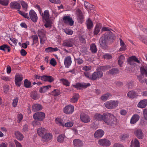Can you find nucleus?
Listing matches in <instances>:
<instances>
[{
	"label": "nucleus",
	"mask_w": 147,
	"mask_h": 147,
	"mask_svg": "<svg viewBox=\"0 0 147 147\" xmlns=\"http://www.w3.org/2000/svg\"><path fill=\"white\" fill-rule=\"evenodd\" d=\"M115 38V36L111 31L106 32L99 40L100 47L104 49H107L108 44L112 42Z\"/></svg>",
	"instance_id": "1"
},
{
	"label": "nucleus",
	"mask_w": 147,
	"mask_h": 147,
	"mask_svg": "<svg viewBox=\"0 0 147 147\" xmlns=\"http://www.w3.org/2000/svg\"><path fill=\"white\" fill-rule=\"evenodd\" d=\"M118 101L115 100H110L104 103L105 107L108 109H112L116 108L118 105Z\"/></svg>",
	"instance_id": "2"
},
{
	"label": "nucleus",
	"mask_w": 147,
	"mask_h": 147,
	"mask_svg": "<svg viewBox=\"0 0 147 147\" xmlns=\"http://www.w3.org/2000/svg\"><path fill=\"white\" fill-rule=\"evenodd\" d=\"M33 117L35 120L42 121L45 118V114L42 112H37L34 114Z\"/></svg>",
	"instance_id": "3"
},
{
	"label": "nucleus",
	"mask_w": 147,
	"mask_h": 147,
	"mask_svg": "<svg viewBox=\"0 0 147 147\" xmlns=\"http://www.w3.org/2000/svg\"><path fill=\"white\" fill-rule=\"evenodd\" d=\"M97 71L94 72L93 74L91 77L90 78V80H95L102 78L103 76V73L102 72L98 70V68L96 69Z\"/></svg>",
	"instance_id": "4"
},
{
	"label": "nucleus",
	"mask_w": 147,
	"mask_h": 147,
	"mask_svg": "<svg viewBox=\"0 0 147 147\" xmlns=\"http://www.w3.org/2000/svg\"><path fill=\"white\" fill-rule=\"evenodd\" d=\"M63 21L65 24H69V25L72 26L73 25L74 21L72 20V18H70L69 16H65L63 18Z\"/></svg>",
	"instance_id": "5"
},
{
	"label": "nucleus",
	"mask_w": 147,
	"mask_h": 147,
	"mask_svg": "<svg viewBox=\"0 0 147 147\" xmlns=\"http://www.w3.org/2000/svg\"><path fill=\"white\" fill-rule=\"evenodd\" d=\"M29 16L30 19L32 21L35 22L37 21L38 17L36 13L33 10H31L29 12Z\"/></svg>",
	"instance_id": "6"
},
{
	"label": "nucleus",
	"mask_w": 147,
	"mask_h": 147,
	"mask_svg": "<svg viewBox=\"0 0 147 147\" xmlns=\"http://www.w3.org/2000/svg\"><path fill=\"white\" fill-rule=\"evenodd\" d=\"M63 111L67 114H71L74 111V107L71 105H69L65 107Z\"/></svg>",
	"instance_id": "7"
},
{
	"label": "nucleus",
	"mask_w": 147,
	"mask_h": 147,
	"mask_svg": "<svg viewBox=\"0 0 147 147\" xmlns=\"http://www.w3.org/2000/svg\"><path fill=\"white\" fill-rule=\"evenodd\" d=\"M22 76L19 74H17L15 77V82L16 85L18 87H20L21 85V82L23 80Z\"/></svg>",
	"instance_id": "8"
},
{
	"label": "nucleus",
	"mask_w": 147,
	"mask_h": 147,
	"mask_svg": "<svg viewBox=\"0 0 147 147\" xmlns=\"http://www.w3.org/2000/svg\"><path fill=\"white\" fill-rule=\"evenodd\" d=\"M98 143L100 145L103 146H109L111 144L110 141L105 139H101L99 140Z\"/></svg>",
	"instance_id": "9"
},
{
	"label": "nucleus",
	"mask_w": 147,
	"mask_h": 147,
	"mask_svg": "<svg viewBox=\"0 0 147 147\" xmlns=\"http://www.w3.org/2000/svg\"><path fill=\"white\" fill-rule=\"evenodd\" d=\"M80 118L81 121L85 123H87L89 122L90 120V119L88 115L84 113L80 115Z\"/></svg>",
	"instance_id": "10"
},
{
	"label": "nucleus",
	"mask_w": 147,
	"mask_h": 147,
	"mask_svg": "<svg viewBox=\"0 0 147 147\" xmlns=\"http://www.w3.org/2000/svg\"><path fill=\"white\" fill-rule=\"evenodd\" d=\"M52 135L50 133L46 132L42 137V140L44 142H47L52 138Z\"/></svg>",
	"instance_id": "11"
},
{
	"label": "nucleus",
	"mask_w": 147,
	"mask_h": 147,
	"mask_svg": "<svg viewBox=\"0 0 147 147\" xmlns=\"http://www.w3.org/2000/svg\"><path fill=\"white\" fill-rule=\"evenodd\" d=\"M135 135L139 139H142L144 137V135L142 130L140 129H138L134 132Z\"/></svg>",
	"instance_id": "12"
},
{
	"label": "nucleus",
	"mask_w": 147,
	"mask_h": 147,
	"mask_svg": "<svg viewBox=\"0 0 147 147\" xmlns=\"http://www.w3.org/2000/svg\"><path fill=\"white\" fill-rule=\"evenodd\" d=\"M117 119L112 114L110 117L109 120L107 122V124L108 125H112L116 123Z\"/></svg>",
	"instance_id": "13"
},
{
	"label": "nucleus",
	"mask_w": 147,
	"mask_h": 147,
	"mask_svg": "<svg viewBox=\"0 0 147 147\" xmlns=\"http://www.w3.org/2000/svg\"><path fill=\"white\" fill-rule=\"evenodd\" d=\"M73 145L75 147H82L83 146V142L80 139H75L73 141Z\"/></svg>",
	"instance_id": "14"
},
{
	"label": "nucleus",
	"mask_w": 147,
	"mask_h": 147,
	"mask_svg": "<svg viewBox=\"0 0 147 147\" xmlns=\"http://www.w3.org/2000/svg\"><path fill=\"white\" fill-rule=\"evenodd\" d=\"M72 63L71 59L69 56H67L65 58L64 64L65 67L67 68L69 67Z\"/></svg>",
	"instance_id": "15"
},
{
	"label": "nucleus",
	"mask_w": 147,
	"mask_h": 147,
	"mask_svg": "<svg viewBox=\"0 0 147 147\" xmlns=\"http://www.w3.org/2000/svg\"><path fill=\"white\" fill-rule=\"evenodd\" d=\"M90 86V84L89 83H78L76 85H74L73 86L75 88L80 89L81 87L86 88Z\"/></svg>",
	"instance_id": "16"
},
{
	"label": "nucleus",
	"mask_w": 147,
	"mask_h": 147,
	"mask_svg": "<svg viewBox=\"0 0 147 147\" xmlns=\"http://www.w3.org/2000/svg\"><path fill=\"white\" fill-rule=\"evenodd\" d=\"M104 134V132L102 130L100 129H98L95 131L94 136L95 138H100L103 136Z\"/></svg>",
	"instance_id": "17"
},
{
	"label": "nucleus",
	"mask_w": 147,
	"mask_h": 147,
	"mask_svg": "<svg viewBox=\"0 0 147 147\" xmlns=\"http://www.w3.org/2000/svg\"><path fill=\"white\" fill-rule=\"evenodd\" d=\"M127 96L129 98L134 99L136 98L138 96V93L136 92L131 90L128 92L127 94Z\"/></svg>",
	"instance_id": "18"
},
{
	"label": "nucleus",
	"mask_w": 147,
	"mask_h": 147,
	"mask_svg": "<svg viewBox=\"0 0 147 147\" xmlns=\"http://www.w3.org/2000/svg\"><path fill=\"white\" fill-rule=\"evenodd\" d=\"M10 7L12 9H20L21 6L19 3L17 2H11L10 4Z\"/></svg>",
	"instance_id": "19"
},
{
	"label": "nucleus",
	"mask_w": 147,
	"mask_h": 147,
	"mask_svg": "<svg viewBox=\"0 0 147 147\" xmlns=\"http://www.w3.org/2000/svg\"><path fill=\"white\" fill-rule=\"evenodd\" d=\"M37 132L38 135L42 137L44 134H46V129L43 127L39 128L37 130Z\"/></svg>",
	"instance_id": "20"
},
{
	"label": "nucleus",
	"mask_w": 147,
	"mask_h": 147,
	"mask_svg": "<svg viewBox=\"0 0 147 147\" xmlns=\"http://www.w3.org/2000/svg\"><path fill=\"white\" fill-rule=\"evenodd\" d=\"M40 15L42 16L43 20L46 22L48 21L49 17V13L48 10H45L44 12V14L41 12V14Z\"/></svg>",
	"instance_id": "21"
},
{
	"label": "nucleus",
	"mask_w": 147,
	"mask_h": 147,
	"mask_svg": "<svg viewBox=\"0 0 147 147\" xmlns=\"http://www.w3.org/2000/svg\"><path fill=\"white\" fill-rule=\"evenodd\" d=\"M112 115L111 114L108 113H105L103 114L102 120L107 124V121Z\"/></svg>",
	"instance_id": "22"
},
{
	"label": "nucleus",
	"mask_w": 147,
	"mask_h": 147,
	"mask_svg": "<svg viewBox=\"0 0 147 147\" xmlns=\"http://www.w3.org/2000/svg\"><path fill=\"white\" fill-rule=\"evenodd\" d=\"M140 119V117L137 114H134L133 116L130 120V123L131 124H134L137 122Z\"/></svg>",
	"instance_id": "23"
},
{
	"label": "nucleus",
	"mask_w": 147,
	"mask_h": 147,
	"mask_svg": "<svg viewBox=\"0 0 147 147\" xmlns=\"http://www.w3.org/2000/svg\"><path fill=\"white\" fill-rule=\"evenodd\" d=\"M42 109V106L38 104H35L33 105L32 107V110L34 112L39 111Z\"/></svg>",
	"instance_id": "24"
},
{
	"label": "nucleus",
	"mask_w": 147,
	"mask_h": 147,
	"mask_svg": "<svg viewBox=\"0 0 147 147\" xmlns=\"http://www.w3.org/2000/svg\"><path fill=\"white\" fill-rule=\"evenodd\" d=\"M147 105V99H144L141 101L138 104V106L139 107L144 108Z\"/></svg>",
	"instance_id": "25"
},
{
	"label": "nucleus",
	"mask_w": 147,
	"mask_h": 147,
	"mask_svg": "<svg viewBox=\"0 0 147 147\" xmlns=\"http://www.w3.org/2000/svg\"><path fill=\"white\" fill-rule=\"evenodd\" d=\"M77 14L78 16V20L79 22L82 23V20L84 18V16L81 10L79 9H78L77 10Z\"/></svg>",
	"instance_id": "26"
},
{
	"label": "nucleus",
	"mask_w": 147,
	"mask_h": 147,
	"mask_svg": "<svg viewBox=\"0 0 147 147\" xmlns=\"http://www.w3.org/2000/svg\"><path fill=\"white\" fill-rule=\"evenodd\" d=\"M15 135L16 138L20 140H22L24 138V136L19 131H16L15 132Z\"/></svg>",
	"instance_id": "27"
},
{
	"label": "nucleus",
	"mask_w": 147,
	"mask_h": 147,
	"mask_svg": "<svg viewBox=\"0 0 147 147\" xmlns=\"http://www.w3.org/2000/svg\"><path fill=\"white\" fill-rule=\"evenodd\" d=\"M63 45L65 47H72L73 46L72 42L69 39L65 40L63 42Z\"/></svg>",
	"instance_id": "28"
},
{
	"label": "nucleus",
	"mask_w": 147,
	"mask_h": 147,
	"mask_svg": "<svg viewBox=\"0 0 147 147\" xmlns=\"http://www.w3.org/2000/svg\"><path fill=\"white\" fill-rule=\"evenodd\" d=\"M79 97V95L78 93L74 94L72 98L70 100V102L73 103L77 102Z\"/></svg>",
	"instance_id": "29"
},
{
	"label": "nucleus",
	"mask_w": 147,
	"mask_h": 147,
	"mask_svg": "<svg viewBox=\"0 0 147 147\" xmlns=\"http://www.w3.org/2000/svg\"><path fill=\"white\" fill-rule=\"evenodd\" d=\"M131 146L134 147H140V143L138 140L136 138L134 139L131 142Z\"/></svg>",
	"instance_id": "30"
},
{
	"label": "nucleus",
	"mask_w": 147,
	"mask_h": 147,
	"mask_svg": "<svg viewBox=\"0 0 147 147\" xmlns=\"http://www.w3.org/2000/svg\"><path fill=\"white\" fill-rule=\"evenodd\" d=\"M51 86L50 85H48L47 86H43L41 87L39 90V92L41 93H43L48 90L49 88H51Z\"/></svg>",
	"instance_id": "31"
},
{
	"label": "nucleus",
	"mask_w": 147,
	"mask_h": 147,
	"mask_svg": "<svg viewBox=\"0 0 147 147\" xmlns=\"http://www.w3.org/2000/svg\"><path fill=\"white\" fill-rule=\"evenodd\" d=\"M30 96L34 100H36L40 98L39 95L36 91H33L31 93Z\"/></svg>",
	"instance_id": "32"
},
{
	"label": "nucleus",
	"mask_w": 147,
	"mask_h": 147,
	"mask_svg": "<svg viewBox=\"0 0 147 147\" xmlns=\"http://www.w3.org/2000/svg\"><path fill=\"white\" fill-rule=\"evenodd\" d=\"M109 74L114 75L119 73V70L117 68H113L110 70L108 72Z\"/></svg>",
	"instance_id": "33"
},
{
	"label": "nucleus",
	"mask_w": 147,
	"mask_h": 147,
	"mask_svg": "<svg viewBox=\"0 0 147 147\" xmlns=\"http://www.w3.org/2000/svg\"><path fill=\"white\" fill-rule=\"evenodd\" d=\"M90 49L93 53H95L96 52L97 49L95 43H92L90 45Z\"/></svg>",
	"instance_id": "34"
},
{
	"label": "nucleus",
	"mask_w": 147,
	"mask_h": 147,
	"mask_svg": "<svg viewBox=\"0 0 147 147\" xmlns=\"http://www.w3.org/2000/svg\"><path fill=\"white\" fill-rule=\"evenodd\" d=\"M101 26L100 24H97L95 28L93 33L94 35H97L99 32Z\"/></svg>",
	"instance_id": "35"
},
{
	"label": "nucleus",
	"mask_w": 147,
	"mask_h": 147,
	"mask_svg": "<svg viewBox=\"0 0 147 147\" xmlns=\"http://www.w3.org/2000/svg\"><path fill=\"white\" fill-rule=\"evenodd\" d=\"M111 95L110 93L105 94L100 97V98L103 101H106L109 97L111 96Z\"/></svg>",
	"instance_id": "36"
},
{
	"label": "nucleus",
	"mask_w": 147,
	"mask_h": 147,
	"mask_svg": "<svg viewBox=\"0 0 147 147\" xmlns=\"http://www.w3.org/2000/svg\"><path fill=\"white\" fill-rule=\"evenodd\" d=\"M7 49L8 52H9L10 51V47L7 45H3L0 46V50L5 51V49Z\"/></svg>",
	"instance_id": "37"
},
{
	"label": "nucleus",
	"mask_w": 147,
	"mask_h": 147,
	"mask_svg": "<svg viewBox=\"0 0 147 147\" xmlns=\"http://www.w3.org/2000/svg\"><path fill=\"white\" fill-rule=\"evenodd\" d=\"M111 68V67L109 65H106V66H102L98 67V70L100 71H104L107 70Z\"/></svg>",
	"instance_id": "38"
},
{
	"label": "nucleus",
	"mask_w": 147,
	"mask_h": 147,
	"mask_svg": "<svg viewBox=\"0 0 147 147\" xmlns=\"http://www.w3.org/2000/svg\"><path fill=\"white\" fill-rule=\"evenodd\" d=\"M87 26L89 29H91L93 26V24L91 20L89 19L86 21Z\"/></svg>",
	"instance_id": "39"
},
{
	"label": "nucleus",
	"mask_w": 147,
	"mask_h": 147,
	"mask_svg": "<svg viewBox=\"0 0 147 147\" xmlns=\"http://www.w3.org/2000/svg\"><path fill=\"white\" fill-rule=\"evenodd\" d=\"M24 86L27 88H29L31 87V82L27 79L25 80L24 82Z\"/></svg>",
	"instance_id": "40"
},
{
	"label": "nucleus",
	"mask_w": 147,
	"mask_h": 147,
	"mask_svg": "<svg viewBox=\"0 0 147 147\" xmlns=\"http://www.w3.org/2000/svg\"><path fill=\"white\" fill-rule=\"evenodd\" d=\"M127 61L128 64L130 65L133 66L135 64L134 62V60H133L132 56L129 57V58L127 59Z\"/></svg>",
	"instance_id": "41"
},
{
	"label": "nucleus",
	"mask_w": 147,
	"mask_h": 147,
	"mask_svg": "<svg viewBox=\"0 0 147 147\" xmlns=\"http://www.w3.org/2000/svg\"><path fill=\"white\" fill-rule=\"evenodd\" d=\"M102 115H101L98 113H96L95 114L94 116V119L96 121L98 120L101 121L102 120Z\"/></svg>",
	"instance_id": "42"
},
{
	"label": "nucleus",
	"mask_w": 147,
	"mask_h": 147,
	"mask_svg": "<svg viewBox=\"0 0 147 147\" xmlns=\"http://www.w3.org/2000/svg\"><path fill=\"white\" fill-rule=\"evenodd\" d=\"M147 66L144 67L143 66H141L140 67L141 74L142 76H143L146 72H147Z\"/></svg>",
	"instance_id": "43"
},
{
	"label": "nucleus",
	"mask_w": 147,
	"mask_h": 147,
	"mask_svg": "<svg viewBox=\"0 0 147 147\" xmlns=\"http://www.w3.org/2000/svg\"><path fill=\"white\" fill-rule=\"evenodd\" d=\"M65 137V136L64 135L61 134L59 135L57 138V140L59 142L63 143Z\"/></svg>",
	"instance_id": "44"
},
{
	"label": "nucleus",
	"mask_w": 147,
	"mask_h": 147,
	"mask_svg": "<svg viewBox=\"0 0 147 147\" xmlns=\"http://www.w3.org/2000/svg\"><path fill=\"white\" fill-rule=\"evenodd\" d=\"M33 40V43L32 45L33 46L34 44H36L38 42V37L36 35H32L31 36Z\"/></svg>",
	"instance_id": "45"
},
{
	"label": "nucleus",
	"mask_w": 147,
	"mask_h": 147,
	"mask_svg": "<svg viewBox=\"0 0 147 147\" xmlns=\"http://www.w3.org/2000/svg\"><path fill=\"white\" fill-rule=\"evenodd\" d=\"M21 4L22 6L23 9L25 11H26L28 7L27 4L24 1H22Z\"/></svg>",
	"instance_id": "46"
},
{
	"label": "nucleus",
	"mask_w": 147,
	"mask_h": 147,
	"mask_svg": "<svg viewBox=\"0 0 147 147\" xmlns=\"http://www.w3.org/2000/svg\"><path fill=\"white\" fill-rule=\"evenodd\" d=\"M56 123L57 124L59 125L62 126H64V125L63 124V120L61 119L56 118L55 119Z\"/></svg>",
	"instance_id": "47"
},
{
	"label": "nucleus",
	"mask_w": 147,
	"mask_h": 147,
	"mask_svg": "<svg viewBox=\"0 0 147 147\" xmlns=\"http://www.w3.org/2000/svg\"><path fill=\"white\" fill-rule=\"evenodd\" d=\"M38 35L39 37H45L44 30L41 29L38 30Z\"/></svg>",
	"instance_id": "48"
},
{
	"label": "nucleus",
	"mask_w": 147,
	"mask_h": 147,
	"mask_svg": "<svg viewBox=\"0 0 147 147\" xmlns=\"http://www.w3.org/2000/svg\"><path fill=\"white\" fill-rule=\"evenodd\" d=\"M9 2V0H0V4L4 5H7Z\"/></svg>",
	"instance_id": "49"
},
{
	"label": "nucleus",
	"mask_w": 147,
	"mask_h": 147,
	"mask_svg": "<svg viewBox=\"0 0 147 147\" xmlns=\"http://www.w3.org/2000/svg\"><path fill=\"white\" fill-rule=\"evenodd\" d=\"M84 4L85 8L88 9H90V8H92L93 6L92 5L86 1L84 2Z\"/></svg>",
	"instance_id": "50"
},
{
	"label": "nucleus",
	"mask_w": 147,
	"mask_h": 147,
	"mask_svg": "<svg viewBox=\"0 0 147 147\" xmlns=\"http://www.w3.org/2000/svg\"><path fill=\"white\" fill-rule=\"evenodd\" d=\"M18 13L19 14L23 16L24 18L27 19H29V17L28 16V13H24L20 10H18Z\"/></svg>",
	"instance_id": "51"
},
{
	"label": "nucleus",
	"mask_w": 147,
	"mask_h": 147,
	"mask_svg": "<svg viewBox=\"0 0 147 147\" xmlns=\"http://www.w3.org/2000/svg\"><path fill=\"white\" fill-rule=\"evenodd\" d=\"M52 94L54 96H57L59 95L60 94V91L58 90L55 89L52 91Z\"/></svg>",
	"instance_id": "52"
},
{
	"label": "nucleus",
	"mask_w": 147,
	"mask_h": 147,
	"mask_svg": "<svg viewBox=\"0 0 147 147\" xmlns=\"http://www.w3.org/2000/svg\"><path fill=\"white\" fill-rule=\"evenodd\" d=\"M75 60L76 61L77 64L78 65L82 64L84 62L82 59L80 57L77 59H75Z\"/></svg>",
	"instance_id": "53"
},
{
	"label": "nucleus",
	"mask_w": 147,
	"mask_h": 147,
	"mask_svg": "<svg viewBox=\"0 0 147 147\" xmlns=\"http://www.w3.org/2000/svg\"><path fill=\"white\" fill-rule=\"evenodd\" d=\"M61 81L62 82L64 85L67 86H69V83L67 80L64 79H62L61 80Z\"/></svg>",
	"instance_id": "54"
},
{
	"label": "nucleus",
	"mask_w": 147,
	"mask_h": 147,
	"mask_svg": "<svg viewBox=\"0 0 147 147\" xmlns=\"http://www.w3.org/2000/svg\"><path fill=\"white\" fill-rule=\"evenodd\" d=\"M18 98L16 97L13 100L12 104L13 107H15L17 105V102L18 101Z\"/></svg>",
	"instance_id": "55"
},
{
	"label": "nucleus",
	"mask_w": 147,
	"mask_h": 147,
	"mask_svg": "<svg viewBox=\"0 0 147 147\" xmlns=\"http://www.w3.org/2000/svg\"><path fill=\"white\" fill-rule=\"evenodd\" d=\"M73 122H69L65 123L64 126L66 127H70L73 126Z\"/></svg>",
	"instance_id": "56"
},
{
	"label": "nucleus",
	"mask_w": 147,
	"mask_h": 147,
	"mask_svg": "<svg viewBox=\"0 0 147 147\" xmlns=\"http://www.w3.org/2000/svg\"><path fill=\"white\" fill-rule=\"evenodd\" d=\"M50 63L53 66H54L57 64V62L55 59L52 58L50 60Z\"/></svg>",
	"instance_id": "57"
},
{
	"label": "nucleus",
	"mask_w": 147,
	"mask_h": 147,
	"mask_svg": "<svg viewBox=\"0 0 147 147\" xmlns=\"http://www.w3.org/2000/svg\"><path fill=\"white\" fill-rule=\"evenodd\" d=\"M127 86L128 88H132L134 86V82H130L127 83Z\"/></svg>",
	"instance_id": "58"
},
{
	"label": "nucleus",
	"mask_w": 147,
	"mask_h": 147,
	"mask_svg": "<svg viewBox=\"0 0 147 147\" xmlns=\"http://www.w3.org/2000/svg\"><path fill=\"white\" fill-rule=\"evenodd\" d=\"M64 32L67 34L68 35H72L73 33V31L69 29H66L64 30Z\"/></svg>",
	"instance_id": "59"
},
{
	"label": "nucleus",
	"mask_w": 147,
	"mask_h": 147,
	"mask_svg": "<svg viewBox=\"0 0 147 147\" xmlns=\"http://www.w3.org/2000/svg\"><path fill=\"white\" fill-rule=\"evenodd\" d=\"M137 78L141 83L143 84L144 82V80L142 79V75L137 76Z\"/></svg>",
	"instance_id": "60"
},
{
	"label": "nucleus",
	"mask_w": 147,
	"mask_h": 147,
	"mask_svg": "<svg viewBox=\"0 0 147 147\" xmlns=\"http://www.w3.org/2000/svg\"><path fill=\"white\" fill-rule=\"evenodd\" d=\"M53 78L51 76H47V81L51 82L54 81Z\"/></svg>",
	"instance_id": "61"
},
{
	"label": "nucleus",
	"mask_w": 147,
	"mask_h": 147,
	"mask_svg": "<svg viewBox=\"0 0 147 147\" xmlns=\"http://www.w3.org/2000/svg\"><path fill=\"white\" fill-rule=\"evenodd\" d=\"M143 115L144 118L146 120H147V109H145L143 111Z\"/></svg>",
	"instance_id": "62"
},
{
	"label": "nucleus",
	"mask_w": 147,
	"mask_h": 147,
	"mask_svg": "<svg viewBox=\"0 0 147 147\" xmlns=\"http://www.w3.org/2000/svg\"><path fill=\"white\" fill-rule=\"evenodd\" d=\"M129 137L128 135L125 134L121 135V139L122 140H124L126 139Z\"/></svg>",
	"instance_id": "63"
},
{
	"label": "nucleus",
	"mask_w": 147,
	"mask_h": 147,
	"mask_svg": "<svg viewBox=\"0 0 147 147\" xmlns=\"http://www.w3.org/2000/svg\"><path fill=\"white\" fill-rule=\"evenodd\" d=\"M14 142L15 144L16 147H22L21 144L17 140H14Z\"/></svg>",
	"instance_id": "64"
}]
</instances>
